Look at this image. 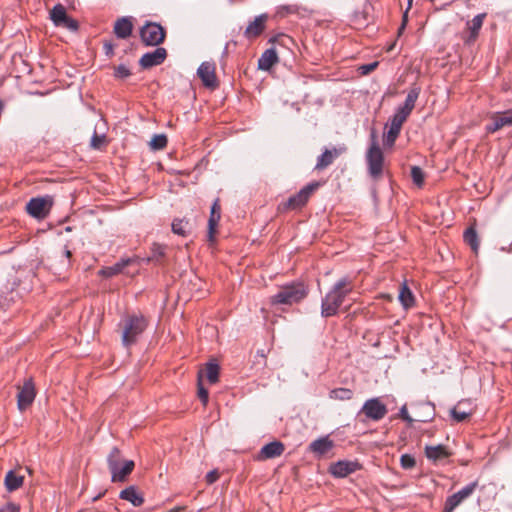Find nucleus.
Masks as SVG:
<instances>
[{
	"instance_id": "4c0bfd02",
	"label": "nucleus",
	"mask_w": 512,
	"mask_h": 512,
	"mask_svg": "<svg viewBox=\"0 0 512 512\" xmlns=\"http://www.w3.org/2000/svg\"><path fill=\"white\" fill-rule=\"evenodd\" d=\"M401 129L395 128L394 126L389 125V129L384 136V145L391 147L394 145L397 137L399 136Z\"/></svg>"
},
{
	"instance_id": "72a5a7b5",
	"label": "nucleus",
	"mask_w": 512,
	"mask_h": 512,
	"mask_svg": "<svg viewBox=\"0 0 512 512\" xmlns=\"http://www.w3.org/2000/svg\"><path fill=\"white\" fill-rule=\"evenodd\" d=\"M172 231L177 235L186 236L189 232V222L184 219H175L172 222Z\"/></svg>"
},
{
	"instance_id": "603ef678",
	"label": "nucleus",
	"mask_w": 512,
	"mask_h": 512,
	"mask_svg": "<svg viewBox=\"0 0 512 512\" xmlns=\"http://www.w3.org/2000/svg\"><path fill=\"white\" fill-rule=\"evenodd\" d=\"M0 512H20V508L14 503H7L0 509Z\"/></svg>"
},
{
	"instance_id": "4468645a",
	"label": "nucleus",
	"mask_w": 512,
	"mask_h": 512,
	"mask_svg": "<svg viewBox=\"0 0 512 512\" xmlns=\"http://www.w3.org/2000/svg\"><path fill=\"white\" fill-rule=\"evenodd\" d=\"M472 414V404L468 400H461L450 409V415L452 419L457 423L465 421Z\"/></svg>"
},
{
	"instance_id": "c9c22d12",
	"label": "nucleus",
	"mask_w": 512,
	"mask_h": 512,
	"mask_svg": "<svg viewBox=\"0 0 512 512\" xmlns=\"http://www.w3.org/2000/svg\"><path fill=\"white\" fill-rule=\"evenodd\" d=\"M485 16H486L485 13L478 14V15L474 16L473 19L468 23L469 30L471 32V36L476 37L478 35L479 30L481 29V27L483 25Z\"/></svg>"
},
{
	"instance_id": "a878e982",
	"label": "nucleus",
	"mask_w": 512,
	"mask_h": 512,
	"mask_svg": "<svg viewBox=\"0 0 512 512\" xmlns=\"http://www.w3.org/2000/svg\"><path fill=\"white\" fill-rule=\"evenodd\" d=\"M131 263L130 258L121 259L112 266L105 267L100 270V275L104 277H113L123 271V269Z\"/></svg>"
},
{
	"instance_id": "c85d7f7f",
	"label": "nucleus",
	"mask_w": 512,
	"mask_h": 512,
	"mask_svg": "<svg viewBox=\"0 0 512 512\" xmlns=\"http://www.w3.org/2000/svg\"><path fill=\"white\" fill-rule=\"evenodd\" d=\"M67 17L66 10L61 4L55 5L50 12V18L56 26H61Z\"/></svg>"
},
{
	"instance_id": "423d86ee",
	"label": "nucleus",
	"mask_w": 512,
	"mask_h": 512,
	"mask_svg": "<svg viewBox=\"0 0 512 512\" xmlns=\"http://www.w3.org/2000/svg\"><path fill=\"white\" fill-rule=\"evenodd\" d=\"M53 198L49 195L31 198L26 205V211L36 219H44L50 212Z\"/></svg>"
},
{
	"instance_id": "6ab92c4d",
	"label": "nucleus",
	"mask_w": 512,
	"mask_h": 512,
	"mask_svg": "<svg viewBox=\"0 0 512 512\" xmlns=\"http://www.w3.org/2000/svg\"><path fill=\"white\" fill-rule=\"evenodd\" d=\"M278 62V55L275 48L266 49L258 59V69L269 71Z\"/></svg>"
},
{
	"instance_id": "2f4dec72",
	"label": "nucleus",
	"mask_w": 512,
	"mask_h": 512,
	"mask_svg": "<svg viewBox=\"0 0 512 512\" xmlns=\"http://www.w3.org/2000/svg\"><path fill=\"white\" fill-rule=\"evenodd\" d=\"M121 451L117 447H113L107 457L108 468L110 472L115 470L120 464L123 463Z\"/></svg>"
},
{
	"instance_id": "9b49d317",
	"label": "nucleus",
	"mask_w": 512,
	"mask_h": 512,
	"mask_svg": "<svg viewBox=\"0 0 512 512\" xmlns=\"http://www.w3.org/2000/svg\"><path fill=\"white\" fill-rule=\"evenodd\" d=\"M361 469L357 461L340 460L330 465L329 472L336 478H344Z\"/></svg>"
},
{
	"instance_id": "473e14b6",
	"label": "nucleus",
	"mask_w": 512,
	"mask_h": 512,
	"mask_svg": "<svg viewBox=\"0 0 512 512\" xmlns=\"http://www.w3.org/2000/svg\"><path fill=\"white\" fill-rule=\"evenodd\" d=\"M408 117L409 114L397 108L394 115L389 120V125L401 129L402 125L404 124Z\"/></svg>"
},
{
	"instance_id": "ea45409f",
	"label": "nucleus",
	"mask_w": 512,
	"mask_h": 512,
	"mask_svg": "<svg viewBox=\"0 0 512 512\" xmlns=\"http://www.w3.org/2000/svg\"><path fill=\"white\" fill-rule=\"evenodd\" d=\"M106 144V135L93 133L90 141L91 148L100 150Z\"/></svg>"
},
{
	"instance_id": "4d7b16f0",
	"label": "nucleus",
	"mask_w": 512,
	"mask_h": 512,
	"mask_svg": "<svg viewBox=\"0 0 512 512\" xmlns=\"http://www.w3.org/2000/svg\"><path fill=\"white\" fill-rule=\"evenodd\" d=\"M103 494H104V493H100L99 495H97V496L93 497L92 501H93V502L97 501L98 499H100V498L102 497V495H103Z\"/></svg>"
},
{
	"instance_id": "cd10ccee",
	"label": "nucleus",
	"mask_w": 512,
	"mask_h": 512,
	"mask_svg": "<svg viewBox=\"0 0 512 512\" xmlns=\"http://www.w3.org/2000/svg\"><path fill=\"white\" fill-rule=\"evenodd\" d=\"M354 392L349 388H335L329 392V398L332 400L346 401L352 399Z\"/></svg>"
},
{
	"instance_id": "412c9836",
	"label": "nucleus",
	"mask_w": 512,
	"mask_h": 512,
	"mask_svg": "<svg viewBox=\"0 0 512 512\" xmlns=\"http://www.w3.org/2000/svg\"><path fill=\"white\" fill-rule=\"evenodd\" d=\"M119 497L122 500L130 502L135 507L141 506L144 502L143 496L138 492L135 486H129L122 490Z\"/></svg>"
},
{
	"instance_id": "20e7f679",
	"label": "nucleus",
	"mask_w": 512,
	"mask_h": 512,
	"mask_svg": "<svg viewBox=\"0 0 512 512\" xmlns=\"http://www.w3.org/2000/svg\"><path fill=\"white\" fill-rule=\"evenodd\" d=\"M371 145L366 154V161L368 165V171L372 178L377 179L383 172L384 156L380 149L375 132L371 134Z\"/></svg>"
},
{
	"instance_id": "6e6d98bb",
	"label": "nucleus",
	"mask_w": 512,
	"mask_h": 512,
	"mask_svg": "<svg viewBox=\"0 0 512 512\" xmlns=\"http://www.w3.org/2000/svg\"><path fill=\"white\" fill-rule=\"evenodd\" d=\"M218 212H220V205H219V201H218V200H216V201L213 203L212 207H211V212H210V214H214V213H218Z\"/></svg>"
},
{
	"instance_id": "7c9ffc66",
	"label": "nucleus",
	"mask_w": 512,
	"mask_h": 512,
	"mask_svg": "<svg viewBox=\"0 0 512 512\" xmlns=\"http://www.w3.org/2000/svg\"><path fill=\"white\" fill-rule=\"evenodd\" d=\"M464 241L471 247L473 252L477 253L479 249V239L475 228L469 227L464 232Z\"/></svg>"
},
{
	"instance_id": "5701e85b",
	"label": "nucleus",
	"mask_w": 512,
	"mask_h": 512,
	"mask_svg": "<svg viewBox=\"0 0 512 512\" xmlns=\"http://www.w3.org/2000/svg\"><path fill=\"white\" fill-rule=\"evenodd\" d=\"M342 152V149L338 150L336 148L325 149V151L318 157L315 168L318 170H322L328 167L333 163L334 159L337 158Z\"/></svg>"
},
{
	"instance_id": "79ce46f5",
	"label": "nucleus",
	"mask_w": 512,
	"mask_h": 512,
	"mask_svg": "<svg viewBox=\"0 0 512 512\" xmlns=\"http://www.w3.org/2000/svg\"><path fill=\"white\" fill-rule=\"evenodd\" d=\"M165 249L166 247L164 245L154 243L151 248V257H149L148 260L158 261L165 255Z\"/></svg>"
},
{
	"instance_id": "f257e3e1",
	"label": "nucleus",
	"mask_w": 512,
	"mask_h": 512,
	"mask_svg": "<svg viewBox=\"0 0 512 512\" xmlns=\"http://www.w3.org/2000/svg\"><path fill=\"white\" fill-rule=\"evenodd\" d=\"M353 284L348 277H342L331 287L321 301V316L329 318L335 316L345 298L352 292Z\"/></svg>"
},
{
	"instance_id": "c756f323",
	"label": "nucleus",
	"mask_w": 512,
	"mask_h": 512,
	"mask_svg": "<svg viewBox=\"0 0 512 512\" xmlns=\"http://www.w3.org/2000/svg\"><path fill=\"white\" fill-rule=\"evenodd\" d=\"M398 298L405 309L412 307L414 304L413 293L405 283L401 286Z\"/></svg>"
},
{
	"instance_id": "e433bc0d",
	"label": "nucleus",
	"mask_w": 512,
	"mask_h": 512,
	"mask_svg": "<svg viewBox=\"0 0 512 512\" xmlns=\"http://www.w3.org/2000/svg\"><path fill=\"white\" fill-rule=\"evenodd\" d=\"M167 145V137L165 134H155L151 141L149 142V146L151 150L158 151L162 150Z\"/></svg>"
},
{
	"instance_id": "6e6552de",
	"label": "nucleus",
	"mask_w": 512,
	"mask_h": 512,
	"mask_svg": "<svg viewBox=\"0 0 512 512\" xmlns=\"http://www.w3.org/2000/svg\"><path fill=\"white\" fill-rule=\"evenodd\" d=\"M387 412L386 405L379 398L375 397L365 401L359 411V415L363 414L367 419L377 422L382 420Z\"/></svg>"
},
{
	"instance_id": "49530a36",
	"label": "nucleus",
	"mask_w": 512,
	"mask_h": 512,
	"mask_svg": "<svg viewBox=\"0 0 512 512\" xmlns=\"http://www.w3.org/2000/svg\"><path fill=\"white\" fill-rule=\"evenodd\" d=\"M377 66H378V62L364 64L359 67V71L362 75H367L370 72H372L373 70H375Z\"/></svg>"
},
{
	"instance_id": "b1692460",
	"label": "nucleus",
	"mask_w": 512,
	"mask_h": 512,
	"mask_svg": "<svg viewBox=\"0 0 512 512\" xmlns=\"http://www.w3.org/2000/svg\"><path fill=\"white\" fill-rule=\"evenodd\" d=\"M425 455L429 460L434 462L448 458L451 453L444 445L426 446Z\"/></svg>"
},
{
	"instance_id": "de8ad7c7",
	"label": "nucleus",
	"mask_w": 512,
	"mask_h": 512,
	"mask_svg": "<svg viewBox=\"0 0 512 512\" xmlns=\"http://www.w3.org/2000/svg\"><path fill=\"white\" fill-rule=\"evenodd\" d=\"M61 26H64L71 31H76L78 29V22L70 17H67Z\"/></svg>"
},
{
	"instance_id": "dca6fc26",
	"label": "nucleus",
	"mask_w": 512,
	"mask_h": 512,
	"mask_svg": "<svg viewBox=\"0 0 512 512\" xmlns=\"http://www.w3.org/2000/svg\"><path fill=\"white\" fill-rule=\"evenodd\" d=\"M266 21H267L266 14H261V15L255 17V19L252 22H250L249 25L246 27V29L244 31V36L247 39H254V38H257L258 36H260L265 29Z\"/></svg>"
},
{
	"instance_id": "a211bd4d",
	"label": "nucleus",
	"mask_w": 512,
	"mask_h": 512,
	"mask_svg": "<svg viewBox=\"0 0 512 512\" xmlns=\"http://www.w3.org/2000/svg\"><path fill=\"white\" fill-rule=\"evenodd\" d=\"M135 467L134 461L125 460L120 466L111 471L112 482H124L127 476L133 471Z\"/></svg>"
},
{
	"instance_id": "1a4fd4ad",
	"label": "nucleus",
	"mask_w": 512,
	"mask_h": 512,
	"mask_svg": "<svg viewBox=\"0 0 512 512\" xmlns=\"http://www.w3.org/2000/svg\"><path fill=\"white\" fill-rule=\"evenodd\" d=\"M477 487V482H472L460 489L458 492L449 496L444 505L443 512H453L465 499L472 495Z\"/></svg>"
},
{
	"instance_id": "a19ab883",
	"label": "nucleus",
	"mask_w": 512,
	"mask_h": 512,
	"mask_svg": "<svg viewBox=\"0 0 512 512\" xmlns=\"http://www.w3.org/2000/svg\"><path fill=\"white\" fill-rule=\"evenodd\" d=\"M411 177L415 185L421 187L424 183V172L418 166H413L411 168Z\"/></svg>"
},
{
	"instance_id": "a18cd8bd",
	"label": "nucleus",
	"mask_w": 512,
	"mask_h": 512,
	"mask_svg": "<svg viewBox=\"0 0 512 512\" xmlns=\"http://www.w3.org/2000/svg\"><path fill=\"white\" fill-rule=\"evenodd\" d=\"M114 75L116 78L125 79L131 75V71L126 65L120 64L115 67Z\"/></svg>"
},
{
	"instance_id": "8fccbe9b",
	"label": "nucleus",
	"mask_w": 512,
	"mask_h": 512,
	"mask_svg": "<svg viewBox=\"0 0 512 512\" xmlns=\"http://www.w3.org/2000/svg\"><path fill=\"white\" fill-rule=\"evenodd\" d=\"M71 251L65 247L63 251L61 252V258L63 259V266L69 267L70 266V259H71Z\"/></svg>"
},
{
	"instance_id": "aec40b11",
	"label": "nucleus",
	"mask_w": 512,
	"mask_h": 512,
	"mask_svg": "<svg viewBox=\"0 0 512 512\" xmlns=\"http://www.w3.org/2000/svg\"><path fill=\"white\" fill-rule=\"evenodd\" d=\"M133 29V24L129 17L119 18L114 25V33L120 39L128 38Z\"/></svg>"
},
{
	"instance_id": "864d4df0",
	"label": "nucleus",
	"mask_w": 512,
	"mask_h": 512,
	"mask_svg": "<svg viewBox=\"0 0 512 512\" xmlns=\"http://www.w3.org/2000/svg\"><path fill=\"white\" fill-rule=\"evenodd\" d=\"M219 478V473L217 470H212L207 473L206 475V482L208 484H213L215 481H217Z\"/></svg>"
},
{
	"instance_id": "f704fd0d",
	"label": "nucleus",
	"mask_w": 512,
	"mask_h": 512,
	"mask_svg": "<svg viewBox=\"0 0 512 512\" xmlns=\"http://www.w3.org/2000/svg\"><path fill=\"white\" fill-rule=\"evenodd\" d=\"M219 365L215 362H209L206 365V378L211 383L214 384L218 381L219 377Z\"/></svg>"
},
{
	"instance_id": "f8f14e48",
	"label": "nucleus",
	"mask_w": 512,
	"mask_h": 512,
	"mask_svg": "<svg viewBox=\"0 0 512 512\" xmlns=\"http://www.w3.org/2000/svg\"><path fill=\"white\" fill-rule=\"evenodd\" d=\"M167 57V51L163 47H158L152 52L145 53L139 60L142 68L148 69L162 64Z\"/></svg>"
},
{
	"instance_id": "f3484780",
	"label": "nucleus",
	"mask_w": 512,
	"mask_h": 512,
	"mask_svg": "<svg viewBox=\"0 0 512 512\" xmlns=\"http://www.w3.org/2000/svg\"><path fill=\"white\" fill-rule=\"evenodd\" d=\"M284 444L280 441H272L264 445L260 450L261 459H273L279 457L284 452Z\"/></svg>"
},
{
	"instance_id": "bb28decb",
	"label": "nucleus",
	"mask_w": 512,
	"mask_h": 512,
	"mask_svg": "<svg viewBox=\"0 0 512 512\" xmlns=\"http://www.w3.org/2000/svg\"><path fill=\"white\" fill-rule=\"evenodd\" d=\"M23 476L17 475L14 471H9L5 476V486L8 491H15L23 484Z\"/></svg>"
},
{
	"instance_id": "c03bdc74",
	"label": "nucleus",
	"mask_w": 512,
	"mask_h": 512,
	"mask_svg": "<svg viewBox=\"0 0 512 512\" xmlns=\"http://www.w3.org/2000/svg\"><path fill=\"white\" fill-rule=\"evenodd\" d=\"M400 464L403 469H412L416 465V461L412 455L403 454L400 458Z\"/></svg>"
},
{
	"instance_id": "7ed1b4c3",
	"label": "nucleus",
	"mask_w": 512,
	"mask_h": 512,
	"mask_svg": "<svg viewBox=\"0 0 512 512\" xmlns=\"http://www.w3.org/2000/svg\"><path fill=\"white\" fill-rule=\"evenodd\" d=\"M308 294L306 286L301 282L291 283L280 288L271 297V304L292 305L303 300Z\"/></svg>"
},
{
	"instance_id": "58836bf2",
	"label": "nucleus",
	"mask_w": 512,
	"mask_h": 512,
	"mask_svg": "<svg viewBox=\"0 0 512 512\" xmlns=\"http://www.w3.org/2000/svg\"><path fill=\"white\" fill-rule=\"evenodd\" d=\"M221 214L220 212L210 214L209 220H208V238L210 241L214 240V233L216 230V227L218 225V222L220 220Z\"/></svg>"
},
{
	"instance_id": "5fc2aeb1",
	"label": "nucleus",
	"mask_w": 512,
	"mask_h": 512,
	"mask_svg": "<svg viewBox=\"0 0 512 512\" xmlns=\"http://www.w3.org/2000/svg\"><path fill=\"white\" fill-rule=\"evenodd\" d=\"M113 48H114V46L112 43H109V42L105 43L104 50H105L106 55H108V56L113 55Z\"/></svg>"
},
{
	"instance_id": "ddd939ff",
	"label": "nucleus",
	"mask_w": 512,
	"mask_h": 512,
	"mask_svg": "<svg viewBox=\"0 0 512 512\" xmlns=\"http://www.w3.org/2000/svg\"><path fill=\"white\" fill-rule=\"evenodd\" d=\"M197 75L207 88L217 87V79L215 74V64L212 62H203L197 70Z\"/></svg>"
},
{
	"instance_id": "f03ea898",
	"label": "nucleus",
	"mask_w": 512,
	"mask_h": 512,
	"mask_svg": "<svg viewBox=\"0 0 512 512\" xmlns=\"http://www.w3.org/2000/svg\"><path fill=\"white\" fill-rule=\"evenodd\" d=\"M147 328V320L143 315H129L124 320L122 330V344L129 348L138 341V338Z\"/></svg>"
},
{
	"instance_id": "39448f33",
	"label": "nucleus",
	"mask_w": 512,
	"mask_h": 512,
	"mask_svg": "<svg viewBox=\"0 0 512 512\" xmlns=\"http://www.w3.org/2000/svg\"><path fill=\"white\" fill-rule=\"evenodd\" d=\"M166 32L164 28L155 22H147L140 29V37L146 46H157L165 39Z\"/></svg>"
},
{
	"instance_id": "393cba45",
	"label": "nucleus",
	"mask_w": 512,
	"mask_h": 512,
	"mask_svg": "<svg viewBox=\"0 0 512 512\" xmlns=\"http://www.w3.org/2000/svg\"><path fill=\"white\" fill-rule=\"evenodd\" d=\"M420 92H421L420 87H418V86L412 87L406 96L404 104L402 106H399L398 108L410 115L415 107V103L420 95Z\"/></svg>"
},
{
	"instance_id": "09e8293b",
	"label": "nucleus",
	"mask_w": 512,
	"mask_h": 512,
	"mask_svg": "<svg viewBox=\"0 0 512 512\" xmlns=\"http://www.w3.org/2000/svg\"><path fill=\"white\" fill-rule=\"evenodd\" d=\"M412 3H413V0H407V9L406 11L404 12L403 14V19H402V24L398 30V33L401 34L402 31L405 29V26H406V23H407V19H408V10L412 7Z\"/></svg>"
},
{
	"instance_id": "4be33fe9",
	"label": "nucleus",
	"mask_w": 512,
	"mask_h": 512,
	"mask_svg": "<svg viewBox=\"0 0 512 512\" xmlns=\"http://www.w3.org/2000/svg\"><path fill=\"white\" fill-rule=\"evenodd\" d=\"M512 125V116L510 115V111L507 110L501 114H498L493 118V122L487 126V131L490 133H494L501 129L504 126Z\"/></svg>"
},
{
	"instance_id": "37998d69",
	"label": "nucleus",
	"mask_w": 512,
	"mask_h": 512,
	"mask_svg": "<svg viewBox=\"0 0 512 512\" xmlns=\"http://www.w3.org/2000/svg\"><path fill=\"white\" fill-rule=\"evenodd\" d=\"M198 397L200 401L203 403V405H206L208 403V391L206 388H204L202 382H201V373H199L198 376Z\"/></svg>"
},
{
	"instance_id": "3c124183",
	"label": "nucleus",
	"mask_w": 512,
	"mask_h": 512,
	"mask_svg": "<svg viewBox=\"0 0 512 512\" xmlns=\"http://www.w3.org/2000/svg\"><path fill=\"white\" fill-rule=\"evenodd\" d=\"M399 417L404 421L411 423L413 419L410 417L406 405H403L399 410Z\"/></svg>"
},
{
	"instance_id": "9d476101",
	"label": "nucleus",
	"mask_w": 512,
	"mask_h": 512,
	"mask_svg": "<svg viewBox=\"0 0 512 512\" xmlns=\"http://www.w3.org/2000/svg\"><path fill=\"white\" fill-rule=\"evenodd\" d=\"M36 396L35 386L31 379L24 382L22 387H19L17 394V406L20 411L26 410L34 401Z\"/></svg>"
},
{
	"instance_id": "0eeeda50",
	"label": "nucleus",
	"mask_w": 512,
	"mask_h": 512,
	"mask_svg": "<svg viewBox=\"0 0 512 512\" xmlns=\"http://www.w3.org/2000/svg\"><path fill=\"white\" fill-rule=\"evenodd\" d=\"M319 187L318 182H312L304 186L298 193L288 198L283 203L285 210H296L302 208L309 200L313 192Z\"/></svg>"
},
{
	"instance_id": "2eb2a0df",
	"label": "nucleus",
	"mask_w": 512,
	"mask_h": 512,
	"mask_svg": "<svg viewBox=\"0 0 512 512\" xmlns=\"http://www.w3.org/2000/svg\"><path fill=\"white\" fill-rule=\"evenodd\" d=\"M334 447V442L329 436L320 437L309 444V451L320 458L326 455Z\"/></svg>"
}]
</instances>
